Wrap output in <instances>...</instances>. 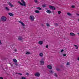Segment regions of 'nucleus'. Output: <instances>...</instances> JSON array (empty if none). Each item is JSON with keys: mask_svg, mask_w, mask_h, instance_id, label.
Returning a JSON list of instances; mask_svg holds the SVG:
<instances>
[{"mask_svg": "<svg viewBox=\"0 0 79 79\" xmlns=\"http://www.w3.org/2000/svg\"><path fill=\"white\" fill-rule=\"evenodd\" d=\"M35 76L36 77H39L40 76V73L37 72L35 74Z\"/></svg>", "mask_w": 79, "mask_h": 79, "instance_id": "nucleus-6", "label": "nucleus"}, {"mask_svg": "<svg viewBox=\"0 0 79 79\" xmlns=\"http://www.w3.org/2000/svg\"><path fill=\"white\" fill-rule=\"evenodd\" d=\"M26 75H27V76H29V74L28 73H27Z\"/></svg>", "mask_w": 79, "mask_h": 79, "instance_id": "nucleus-34", "label": "nucleus"}, {"mask_svg": "<svg viewBox=\"0 0 79 79\" xmlns=\"http://www.w3.org/2000/svg\"><path fill=\"white\" fill-rule=\"evenodd\" d=\"M40 63L41 64H42V65H44V61L43 60H41L40 61Z\"/></svg>", "mask_w": 79, "mask_h": 79, "instance_id": "nucleus-13", "label": "nucleus"}, {"mask_svg": "<svg viewBox=\"0 0 79 79\" xmlns=\"http://www.w3.org/2000/svg\"><path fill=\"white\" fill-rule=\"evenodd\" d=\"M6 10H7V11H8L9 10V9L7 7H6Z\"/></svg>", "mask_w": 79, "mask_h": 79, "instance_id": "nucleus-31", "label": "nucleus"}, {"mask_svg": "<svg viewBox=\"0 0 79 79\" xmlns=\"http://www.w3.org/2000/svg\"><path fill=\"white\" fill-rule=\"evenodd\" d=\"M38 44L40 45H42L43 44V42L42 41H39L38 42Z\"/></svg>", "mask_w": 79, "mask_h": 79, "instance_id": "nucleus-15", "label": "nucleus"}, {"mask_svg": "<svg viewBox=\"0 0 79 79\" xmlns=\"http://www.w3.org/2000/svg\"><path fill=\"white\" fill-rule=\"evenodd\" d=\"M56 70H57V71H60V69L57 68L56 69Z\"/></svg>", "mask_w": 79, "mask_h": 79, "instance_id": "nucleus-28", "label": "nucleus"}, {"mask_svg": "<svg viewBox=\"0 0 79 79\" xmlns=\"http://www.w3.org/2000/svg\"><path fill=\"white\" fill-rule=\"evenodd\" d=\"M55 25L56 26H58V24L56 23H54Z\"/></svg>", "mask_w": 79, "mask_h": 79, "instance_id": "nucleus-29", "label": "nucleus"}, {"mask_svg": "<svg viewBox=\"0 0 79 79\" xmlns=\"http://www.w3.org/2000/svg\"><path fill=\"white\" fill-rule=\"evenodd\" d=\"M46 48H48V45H47L46 46Z\"/></svg>", "mask_w": 79, "mask_h": 79, "instance_id": "nucleus-35", "label": "nucleus"}, {"mask_svg": "<svg viewBox=\"0 0 79 79\" xmlns=\"http://www.w3.org/2000/svg\"><path fill=\"white\" fill-rule=\"evenodd\" d=\"M67 65H69V62H68L67 63Z\"/></svg>", "mask_w": 79, "mask_h": 79, "instance_id": "nucleus-36", "label": "nucleus"}, {"mask_svg": "<svg viewBox=\"0 0 79 79\" xmlns=\"http://www.w3.org/2000/svg\"><path fill=\"white\" fill-rule=\"evenodd\" d=\"M16 74H18L19 75H20V76H21L22 75V74L20 73H16Z\"/></svg>", "mask_w": 79, "mask_h": 79, "instance_id": "nucleus-23", "label": "nucleus"}, {"mask_svg": "<svg viewBox=\"0 0 79 79\" xmlns=\"http://www.w3.org/2000/svg\"><path fill=\"white\" fill-rule=\"evenodd\" d=\"M2 42H1V40H0V45L2 44Z\"/></svg>", "mask_w": 79, "mask_h": 79, "instance_id": "nucleus-40", "label": "nucleus"}, {"mask_svg": "<svg viewBox=\"0 0 79 79\" xmlns=\"http://www.w3.org/2000/svg\"><path fill=\"white\" fill-rule=\"evenodd\" d=\"M34 2L36 3H37V2H38L37 0H34Z\"/></svg>", "mask_w": 79, "mask_h": 79, "instance_id": "nucleus-25", "label": "nucleus"}, {"mask_svg": "<svg viewBox=\"0 0 79 79\" xmlns=\"http://www.w3.org/2000/svg\"><path fill=\"white\" fill-rule=\"evenodd\" d=\"M19 23L21 24H22V26H25V25H24V23H23V22L21 21H19Z\"/></svg>", "mask_w": 79, "mask_h": 79, "instance_id": "nucleus-10", "label": "nucleus"}, {"mask_svg": "<svg viewBox=\"0 0 79 79\" xmlns=\"http://www.w3.org/2000/svg\"><path fill=\"white\" fill-rule=\"evenodd\" d=\"M68 15H69V16H71V14H70L69 13H67Z\"/></svg>", "mask_w": 79, "mask_h": 79, "instance_id": "nucleus-26", "label": "nucleus"}, {"mask_svg": "<svg viewBox=\"0 0 79 79\" xmlns=\"http://www.w3.org/2000/svg\"><path fill=\"white\" fill-rule=\"evenodd\" d=\"M35 13H40V12L38 10H35Z\"/></svg>", "mask_w": 79, "mask_h": 79, "instance_id": "nucleus-18", "label": "nucleus"}, {"mask_svg": "<svg viewBox=\"0 0 79 79\" xmlns=\"http://www.w3.org/2000/svg\"><path fill=\"white\" fill-rule=\"evenodd\" d=\"M15 52H17V49H15Z\"/></svg>", "mask_w": 79, "mask_h": 79, "instance_id": "nucleus-39", "label": "nucleus"}, {"mask_svg": "<svg viewBox=\"0 0 79 79\" xmlns=\"http://www.w3.org/2000/svg\"><path fill=\"white\" fill-rule=\"evenodd\" d=\"M21 2L20 1H18V3H19V4H20V5L22 6H26V2H25L23 0H22Z\"/></svg>", "mask_w": 79, "mask_h": 79, "instance_id": "nucleus-1", "label": "nucleus"}, {"mask_svg": "<svg viewBox=\"0 0 79 79\" xmlns=\"http://www.w3.org/2000/svg\"><path fill=\"white\" fill-rule=\"evenodd\" d=\"M42 6L44 7H46V5H44Z\"/></svg>", "mask_w": 79, "mask_h": 79, "instance_id": "nucleus-27", "label": "nucleus"}, {"mask_svg": "<svg viewBox=\"0 0 79 79\" xmlns=\"http://www.w3.org/2000/svg\"><path fill=\"white\" fill-rule=\"evenodd\" d=\"M77 15H78V16H79V14H77Z\"/></svg>", "mask_w": 79, "mask_h": 79, "instance_id": "nucleus-43", "label": "nucleus"}, {"mask_svg": "<svg viewBox=\"0 0 79 79\" xmlns=\"http://www.w3.org/2000/svg\"><path fill=\"white\" fill-rule=\"evenodd\" d=\"M63 55L64 56H66V54H63Z\"/></svg>", "mask_w": 79, "mask_h": 79, "instance_id": "nucleus-41", "label": "nucleus"}, {"mask_svg": "<svg viewBox=\"0 0 79 79\" xmlns=\"http://www.w3.org/2000/svg\"><path fill=\"white\" fill-rule=\"evenodd\" d=\"M39 56L41 57H42V56H44V54L42 53H40L39 54Z\"/></svg>", "mask_w": 79, "mask_h": 79, "instance_id": "nucleus-12", "label": "nucleus"}, {"mask_svg": "<svg viewBox=\"0 0 79 79\" xmlns=\"http://www.w3.org/2000/svg\"><path fill=\"white\" fill-rule=\"evenodd\" d=\"M18 40H21V41L22 40H23V38L22 36H19L18 37Z\"/></svg>", "mask_w": 79, "mask_h": 79, "instance_id": "nucleus-7", "label": "nucleus"}, {"mask_svg": "<svg viewBox=\"0 0 79 79\" xmlns=\"http://www.w3.org/2000/svg\"><path fill=\"white\" fill-rule=\"evenodd\" d=\"M64 51V50L62 49V50H61V52H63Z\"/></svg>", "mask_w": 79, "mask_h": 79, "instance_id": "nucleus-37", "label": "nucleus"}, {"mask_svg": "<svg viewBox=\"0 0 79 79\" xmlns=\"http://www.w3.org/2000/svg\"><path fill=\"white\" fill-rule=\"evenodd\" d=\"M13 61L15 63V64L16 65V66H17L18 65V64L17 63L18 61H17V60L16 59H13Z\"/></svg>", "mask_w": 79, "mask_h": 79, "instance_id": "nucleus-5", "label": "nucleus"}, {"mask_svg": "<svg viewBox=\"0 0 79 79\" xmlns=\"http://www.w3.org/2000/svg\"><path fill=\"white\" fill-rule=\"evenodd\" d=\"M1 19L2 21L5 22L6 20V18L5 17L2 16L1 17Z\"/></svg>", "mask_w": 79, "mask_h": 79, "instance_id": "nucleus-2", "label": "nucleus"}, {"mask_svg": "<svg viewBox=\"0 0 79 79\" xmlns=\"http://www.w3.org/2000/svg\"><path fill=\"white\" fill-rule=\"evenodd\" d=\"M30 52H26V55H29V54H30Z\"/></svg>", "mask_w": 79, "mask_h": 79, "instance_id": "nucleus-20", "label": "nucleus"}, {"mask_svg": "<svg viewBox=\"0 0 79 79\" xmlns=\"http://www.w3.org/2000/svg\"><path fill=\"white\" fill-rule=\"evenodd\" d=\"M35 19V18L34 17V16L33 15H31L30 17V19L31 20V21H34V19Z\"/></svg>", "mask_w": 79, "mask_h": 79, "instance_id": "nucleus-3", "label": "nucleus"}, {"mask_svg": "<svg viewBox=\"0 0 79 79\" xmlns=\"http://www.w3.org/2000/svg\"><path fill=\"white\" fill-rule=\"evenodd\" d=\"M71 7L73 8H75V6H71Z\"/></svg>", "mask_w": 79, "mask_h": 79, "instance_id": "nucleus-30", "label": "nucleus"}, {"mask_svg": "<svg viewBox=\"0 0 79 79\" xmlns=\"http://www.w3.org/2000/svg\"><path fill=\"white\" fill-rule=\"evenodd\" d=\"M74 47H76V50H77V49H78V47H77V45L74 44Z\"/></svg>", "mask_w": 79, "mask_h": 79, "instance_id": "nucleus-17", "label": "nucleus"}, {"mask_svg": "<svg viewBox=\"0 0 79 79\" xmlns=\"http://www.w3.org/2000/svg\"><path fill=\"white\" fill-rule=\"evenodd\" d=\"M54 75L56 77H58V75H57V74L56 73H54Z\"/></svg>", "mask_w": 79, "mask_h": 79, "instance_id": "nucleus-24", "label": "nucleus"}, {"mask_svg": "<svg viewBox=\"0 0 79 79\" xmlns=\"http://www.w3.org/2000/svg\"><path fill=\"white\" fill-rule=\"evenodd\" d=\"M49 7L51 10H56V8L54 6H49Z\"/></svg>", "mask_w": 79, "mask_h": 79, "instance_id": "nucleus-4", "label": "nucleus"}, {"mask_svg": "<svg viewBox=\"0 0 79 79\" xmlns=\"http://www.w3.org/2000/svg\"><path fill=\"white\" fill-rule=\"evenodd\" d=\"M47 26L48 27L50 26V24H49L47 23Z\"/></svg>", "mask_w": 79, "mask_h": 79, "instance_id": "nucleus-33", "label": "nucleus"}, {"mask_svg": "<svg viewBox=\"0 0 79 79\" xmlns=\"http://www.w3.org/2000/svg\"><path fill=\"white\" fill-rule=\"evenodd\" d=\"M49 73H51V74H53V71L51 70L49 71Z\"/></svg>", "mask_w": 79, "mask_h": 79, "instance_id": "nucleus-22", "label": "nucleus"}, {"mask_svg": "<svg viewBox=\"0 0 79 79\" xmlns=\"http://www.w3.org/2000/svg\"><path fill=\"white\" fill-rule=\"evenodd\" d=\"M1 21V20L0 19V22Z\"/></svg>", "mask_w": 79, "mask_h": 79, "instance_id": "nucleus-44", "label": "nucleus"}, {"mask_svg": "<svg viewBox=\"0 0 79 79\" xmlns=\"http://www.w3.org/2000/svg\"><path fill=\"white\" fill-rule=\"evenodd\" d=\"M0 79H3V78L2 77H0Z\"/></svg>", "mask_w": 79, "mask_h": 79, "instance_id": "nucleus-38", "label": "nucleus"}, {"mask_svg": "<svg viewBox=\"0 0 79 79\" xmlns=\"http://www.w3.org/2000/svg\"><path fill=\"white\" fill-rule=\"evenodd\" d=\"M61 13V11H58V13L59 15H60Z\"/></svg>", "mask_w": 79, "mask_h": 79, "instance_id": "nucleus-21", "label": "nucleus"}, {"mask_svg": "<svg viewBox=\"0 0 79 79\" xmlns=\"http://www.w3.org/2000/svg\"><path fill=\"white\" fill-rule=\"evenodd\" d=\"M77 60H78V61H79V57H78L77 58Z\"/></svg>", "mask_w": 79, "mask_h": 79, "instance_id": "nucleus-42", "label": "nucleus"}, {"mask_svg": "<svg viewBox=\"0 0 79 79\" xmlns=\"http://www.w3.org/2000/svg\"><path fill=\"white\" fill-rule=\"evenodd\" d=\"M8 14L10 16H13L14 15L12 13H9Z\"/></svg>", "mask_w": 79, "mask_h": 79, "instance_id": "nucleus-16", "label": "nucleus"}, {"mask_svg": "<svg viewBox=\"0 0 79 79\" xmlns=\"http://www.w3.org/2000/svg\"><path fill=\"white\" fill-rule=\"evenodd\" d=\"M46 12L47 13H49V14H50V13H52V12L51 11L49 10H48L46 11Z\"/></svg>", "mask_w": 79, "mask_h": 79, "instance_id": "nucleus-14", "label": "nucleus"}, {"mask_svg": "<svg viewBox=\"0 0 79 79\" xmlns=\"http://www.w3.org/2000/svg\"><path fill=\"white\" fill-rule=\"evenodd\" d=\"M47 67L48 69H52V66L51 65H48Z\"/></svg>", "mask_w": 79, "mask_h": 79, "instance_id": "nucleus-8", "label": "nucleus"}, {"mask_svg": "<svg viewBox=\"0 0 79 79\" xmlns=\"http://www.w3.org/2000/svg\"><path fill=\"white\" fill-rule=\"evenodd\" d=\"M21 79H26V77H22V78Z\"/></svg>", "mask_w": 79, "mask_h": 79, "instance_id": "nucleus-32", "label": "nucleus"}, {"mask_svg": "<svg viewBox=\"0 0 79 79\" xmlns=\"http://www.w3.org/2000/svg\"><path fill=\"white\" fill-rule=\"evenodd\" d=\"M36 9H37V10H42V8L39 7H37Z\"/></svg>", "mask_w": 79, "mask_h": 79, "instance_id": "nucleus-19", "label": "nucleus"}, {"mask_svg": "<svg viewBox=\"0 0 79 79\" xmlns=\"http://www.w3.org/2000/svg\"><path fill=\"white\" fill-rule=\"evenodd\" d=\"M70 36H74L75 35L74 34V33L71 32L70 33Z\"/></svg>", "mask_w": 79, "mask_h": 79, "instance_id": "nucleus-9", "label": "nucleus"}, {"mask_svg": "<svg viewBox=\"0 0 79 79\" xmlns=\"http://www.w3.org/2000/svg\"><path fill=\"white\" fill-rule=\"evenodd\" d=\"M8 4L10 6H11V7H14V6L12 5L11 3L9 2Z\"/></svg>", "mask_w": 79, "mask_h": 79, "instance_id": "nucleus-11", "label": "nucleus"}]
</instances>
